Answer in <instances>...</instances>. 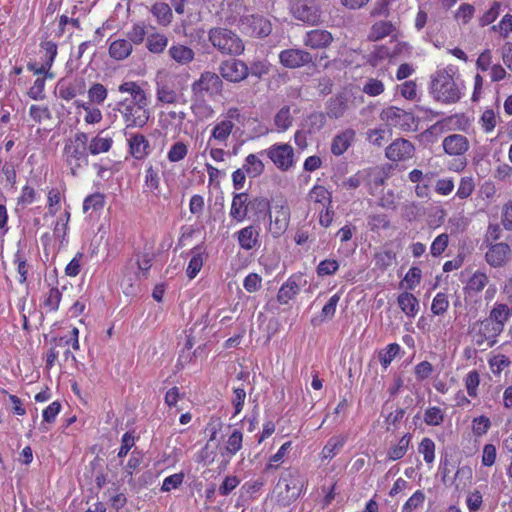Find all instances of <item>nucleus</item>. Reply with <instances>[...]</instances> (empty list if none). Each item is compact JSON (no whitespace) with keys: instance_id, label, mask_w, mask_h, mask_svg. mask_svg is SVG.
Masks as SVG:
<instances>
[{"instance_id":"6e6552de","label":"nucleus","mask_w":512,"mask_h":512,"mask_svg":"<svg viewBox=\"0 0 512 512\" xmlns=\"http://www.w3.org/2000/svg\"><path fill=\"white\" fill-rule=\"evenodd\" d=\"M208 38L212 46L224 55L238 56L245 50L240 36L227 28L210 29Z\"/></svg>"},{"instance_id":"4468645a","label":"nucleus","mask_w":512,"mask_h":512,"mask_svg":"<svg viewBox=\"0 0 512 512\" xmlns=\"http://www.w3.org/2000/svg\"><path fill=\"white\" fill-rule=\"evenodd\" d=\"M307 284V280L301 273L291 275L280 287L277 300L280 304H288Z\"/></svg>"},{"instance_id":"a211bd4d","label":"nucleus","mask_w":512,"mask_h":512,"mask_svg":"<svg viewBox=\"0 0 512 512\" xmlns=\"http://www.w3.org/2000/svg\"><path fill=\"white\" fill-rule=\"evenodd\" d=\"M414 145L406 139H396L386 148V157L391 161H404L414 155Z\"/></svg>"},{"instance_id":"a19ab883","label":"nucleus","mask_w":512,"mask_h":512,"mask_svg":"<svg viewBox=\"0 0 512 512\" xmlns=\"http://www.w3.org/2000/svg\"><path fill=\"white\" fill-rule=\"evenodd\" d=\"M347 441L346 435H336L331 437L323 447L320 457L322 460L332 459Z\"/></svg>"},{"instance_id":"09e8293b","label":"nucleus","mask_w":512,"mask_h":512,"mask_svg":"<svg viewBox=\"0 0 512 512\" xmlns=\"http://www.w3.org/2000/svg\"><path fill=\"white\" fill-rule=\"evenodd\" d=\"M69 220H70V212L68 210H65V212L61 216H59V218L57 219V221L55 223V226L53 229V234H54L55 238L60 240L61 243L66 241V236H67V232L69 229V227H68Z\"/></svg>"},{"instance_id":"4be33fe9","label":"nucleus","mask_w":512,"mask_h":512,"mask_svg":"<svg viewBox=\"0 0 512 512\" xmlns=\"http://www.w3.org/2000/svg\"><path fill=\"white\" fill-rule=\"evenodd\" d=\"M130 154L136 160L145 159L151 152L149 140L140 133L131 134L128 139Z\"/></svg>"},{"instance_id":"ea45409f","label":"nucleus","mask_w":512,"mask_h":512,"mask_svg":"<svg viewBox=\"0 0 512 512\" xmlns=\"http://www.w3.org/2000/svg\"><path fill=\"white\" fill-rule=\"evenodd\" d=\"M113 144V139L110 136H103L99 133L93 137L90 141L88 140V151L91 155H98L101 153L108 152Z\"/></svg>"},{"instance_id":"c9c22d12","label":"nucleus","mask_w":512,"mask_h":512,"mask_svg":"<svg viewBox=\"0 0 512 512\" xmlns=\"http://www.w3.org/2000/svg\"><path fill=\"white\" fill-rule=\"evenodd\" d=\"M169 56L180 65H187L193 61L194 51L185 45L174 44L169 48Z\"/></svg>"},{"instance_id":"603ef678","label":"nucleus","mask_w":512,"mask_h":512,"mask_svg":"<svg viewBox=\"0 0 512 512\" xmlns=\"http://www.w3.org/2000/svg\"><path fill=\"white\" fill-rule=\"evenodd\" d=\"M151 11L160 24L168 25L171 22L172 11L168 4L163 2L155 3Z\"/></svg>"},{"instance_id":"393cba45","label":"nucleus","mask_w":512,"mask_h":512,"mask_svg":"<svg viewBox=\"0 0 512 512\" xmlns=\"http://www.w3.org/2000/svg\"><path fill=\"white\" fill-rule=\"evenodd\" d=\"M161 177L160 169L152 162H148L144 171V188L145 191L156 196L160 194Z\"/></svg>"},{"instance_id":"7ed1b4c3","label":"nucleus","mask_w":512,"mask_h":512,"mask_svg":"<svg viewBox=\"0 0 512 512\" xmlns=\"http://www.w3.org/2000/svg\"><path fill=\"white\" fill-rule=\"evenodd\" d=\"M155 97L158 104H177L184 86L181 76L166 69L158 70L155 75Z\"/></svg>"},{"instance_id":"9b49d317","label":"nucleus","mask_w":512,"mask_h":512,"mask_svg":"<svg viewBox=\"0 0 512 512\" xmlns=\"http://www.w3.org/2000/svg\"><path fill=\"white\" fill-rule=\"evenodd\" d=\"M290 11L294 18L308 25L321 23L322 10L315 0H296L291 4Z\"/></svg>"},{"instance_id":"b1692460","label":"nucleus","mask_w":512,"mask_h":512,"mask_svg":"<svg viewBox=\"0 0 512 512\" xmlns=\"http://www.w3.org/2000/svg\"><path fill=\"white\" fill-rule=\"evenodd\" d=\"M511 317L512 307L504 303H495L489 315V320L495 325V333H501Z\"/></svg>"},{"instance_id":"bf43d9fd","label":"nucleus","mask_w":512,"mask_h":512,"mask_svg":"<svg viewBox=\"0 0 512 512\" xmlns=\"http://www.w3.org/2000/svg\"><path fill=\"white\" fill-rule=\"evenodd\" d=\"M340 267L339 262L336 259L327 258L317 265L316 273L319 277L334 275Z\"/></svg>"},{"instance_id":"473e14b6","label":"nucleus","mask_w":512,"mask_h":512,"mask_svg":"<svg viewBox=\"0 0 512 512\" xmlns=\"http://www.w3.org/2000/svg\"><path fill=\"white\" fill-rule=\"evenodd\" d=\"M248 195L244 192L235 194L232 199L230 216L237 222H242L248 212Z\"/></svg>"},{"instance_id":"f03ea898","label":"nucleus","mask_w":512,"mask_h":512,"mask_svg":"<svg viewBox=\"0 0 512 512\" xmlns=\"http://www.w3.org/2000/svg\"><path fill=\"white\" fill-rule=\"evenodd\" d=\"M453 65L438 69L431 76L430 92L434 99L445 104L458 102L463 96L464 83L458 77Z\"/></svg>"},{"instance_id":"3c124183","label":"nucleus","mask_w":512,"mask_h":512,"mask_svg":"<svg viewBox=\"0 0 512 512\" xmlns=\"http://www.w3.org/2000/svg\"><path fill=\"white\" fill-rule=\"evenodd\" d=\"M42 62L52 67L58 53L57 44L53 41H44L40 44Z\"/></svg>"},{"instance_id":"864d4df0","label":"nucleus","mask_w":512,"mask_h":512,"mask_svg":"<svg viewBox=\"0 0 512 512\" xmlns=\"http://www.w3.org/2000/svg\"><path fill=\"white\" fill-rule=\"evenodd\" d=\"M168 45V38L160 33H155L147 38V48L152 53H161Z\"/></svg>"},{"instance_id":"052dcab7","label":"nucleus","mask_w":512,"mask_h":512,"mask_svg":"<svg viewBox=\"0 0 512 512\" xmlns=\"http://www.w3.org/2000/svg\"><path fill=\"white\" fill-rule=\"evenodd\" d=\"M393 26L390 22L379 21L375 23L369 33V39L373 41L380 40L392 32Z\"/></svg>"},{"instance_id":"338daca9","label":"nucleus","mask_w":512,"mask_h":512,"mask_svg":"<svg viewBox=\"0 0 512 512\" xmlns=\"http://www.w3.org/2000/svg\"><path fill=\"white\" fill-rule=\"evenodd\" d=\"M39 197L38 192L30 185H25L21 189L20 196L17 199V204L26 207L34 203Z\"/></svg>"},{"instance_id":"1a4fd4ad","label":"nucleus","mask_w":512,"mask_h":512,"mask_svg":"<svg viewBox=\"0 0 512 512\" xmlns=\"http://www.w3.org/2000/svg\"><path fill=\"white\" fill-rule=\"evenodd\" d=\"M241 117L238 108L231 107L220 115L216 123L211 129V134L208 139V146L211 145H226L233 129L235 121H239Z\"/></svg>"},{"instance_id":"f704fd0d","label":"nucleus","mask_w":512,"mask_h":512,"mask_svg":"<svg viewBox=\"0 0 512 512\" xmlns=\"http://www.w3.org/2000/svg\"><path fill=\"white\" fill-rule=\"evenodd\" d=\"M62 293L57 287H50L41 296L40 306L46 313L56 312L59 308Z\"/></svg>"},{"instance_id":"de8ad7c7","label":"nucleus","mask_w":512,"mask_h":512,"mask_svg":"<svg viewBox=\"0 0 512 512\" xmlns=\"http://www.w3.org/2000/svg\"><path fill=\"white\" fill-rule=\"evenodd\" d=\"M422 271L418 267H411L400 283L402 288L414 290L421 282Z\"/></svg>"},{"instance_id":"69168bd1","label":"nucleus","mask_w":512,"mask_h":512,"mask_svg":"<svg viewBox=\"0 0 512 512\" xmlns=\"http://www.w3.org/2000/svg\"><path fill=\"white\" fill-rule=\"evenodd\" d=\"M48 78L38 77L33 85L29 88L27 94L29 98L35 101H41L46 98L45 85Z\"/></svg>"},{"instance_id":"e433bc0d","label":"nucleus","mask_w":512,"mask_h":512,"mask_svg":"<svg viewBox=\"0 0 512 512\" xmlns=\"http://www.w3.org/2000/svg\"><path fill=\"white\" fill-rule=\"evenodd\" d=\"M132 44L128 39H116L109 46V55L115 60H124L132 53Z\"/></svg>"},{"instance_id":"4c0bfd02","label":"nucleus","mask_w":512,"mask_h":512,"mask_svg":"<svg viewBox=\"0 0 512 512\" xmlns=\"http://www.w3.org/2000/svg\"><path fill=\"white\" fill-rule=\"evenodd\" d=\"M488 282V275L484 271L477 270L468 279L464 289L468 294H478L487 286Z\"/></svg>"},{"instance_id":"cd10ccee","label":"nucleus","mask_w":512,"mask_h":512,"mask_svg":"<svg viewBox=\"0 0 512 512\" xmlns=\"http://www.w3.org/2000/svg\"><path fill=\"white\" fill-rule=\"evenodd\" d=\"M397 303L401 311L411 319L415 318L420 310L419 300L408 291L398 295Z\"/></svg>"},{"instance_id":"49530a36","label":"nucleus","mask_w":512,"mask_h":512,"mask_svg":"<svg viewBox=\"0 0 512 512\" xmlns=\"http://www.w3.org/2000/svg\"><path fill=\"white\" fill-rule=\"evenodd\" d=\"M467 394L471 398L478 397V388L480 385V374L477 370L469 371L463 379Z\"/></svg>"},{"instance_id":"c85d7f7f","label":"nucleus","mask_w":512,"mask_h":512,"mask_svg":"<svg viewBox=\"0 0 512 512\" xmlns=\"http://www.w3.org/2000/svg\"><path fill=\"white\" fill-rule=\"evenodd\" d=\"M246 19L251 28L255 30V33H245L246 35L252 37H266L271 33L272 25L265 17L250 13Z\"/></svg>"},{"instance_id":"680f3d73","label":"nucleus","mask_w":512,"mask_h":512,"mask_svg":"<svg viewBox=\"0 0 512 512\" xmlns=\"http://www.w3.org/2000/svg\"><path fill=\"white\" fill-rule=\"evenodd\" d=\"M105 204V196L102 193H94L87 196L83 202V211H100Z\"/></svg>"},{"instance_id":"8fccbe9b","label":"nucleus","mask_w":512,"mask_h":512,"mask_svg":"<svg viewBox=\"0 0 512 512\" xmlns=\"http://www.w3.org/2000/svg\"><path fill=\"white\" fill-rule=\"evenodd\" d=\"M366 135L370 144L380 147L390 136V131L386 126H382L379 128L369 129L366 132Z\"/></svg>"},{"instance_id":"0eeeda50","label":"nucleus","mask_w":512,"mask_h":512,"mask_svg":"<svg viewBox=\"0 0 512 512\" xmlns=\"http://www.w3.org/2000/svg\"><path fill=\"white\" fill-rule=\"evenodd\" d=\"M250 11L244 0H222L217 16L227 25L236 26L242 33H255L247 22Z\"/></svg>"},{"instance_id":"5701e85b","label":"nucleus","mask_w":512,"mask_h":512,"mask_svg":"<svg viewBox=\"0 0 512 512\" xmlns=\"http://www.w3.org/2000/svg\"><path fill=\"white\" fill-rule=\"evenodd\" d=\"M355 136L356 132L351 128L336 134L331 142V153L335 156L344 154L352 145Z\"/></svg>"},{"instance_id":"72a5a7b5","label":"nucleus","mask_w":512,"mask_h":512,"mask_svg":"<svg viewBox=\"0 0 512 512\" xmlns=\"http://www.w3.org/2000/svg\"><path fill=\"white\" fill-rule=\"evenodd\" d=\"M309 201L320 208L332 205V192L323 185H314L308 193Z\"/></svg>"},{"instance_id":"f8f14e48","label":"nucleus","mask_w":512,"mask_h":512,"mask_svg":"<svg viewBox=\"0 0 512 512\" xmlns=\"http://www.w3.org/2000/svg\"><path fill=\"white\" fill-rule=\"evenodd\" d=\"M222 89L223 82L221 78L216 73L210 71L202 73L199 79L191 85L193 96L214 97L221 94Z\"/></svg>"},{"instance_id":"dca6fc26","label":"nucleus","mask_w":512,"mask_h":512,"mask_svg":"<svg viewBox=\"0 0 512 512\" xmlns=\"http://www.w3.org/2000/svg\"><path fill=\"white\" fill-rule=\"evenodd\" d=\"M511 256V248L507 243L498 242L487 245L485 252V261L492 268H501L509 260Z\"/></svg>"},{"instance_id":"2f4dec72","label":"nucleus","mask_w":512,"mask_h":512,"mask_svg":"<svg viewBox=\"0 0 512 512\" xmlns=\"http://www.w3.org/2000/svg\"><path fill=\"white\" fill-rule=\"evenodd\" d=\"M259 230L250 225L242 228L237 233L239 246L244 250H251L258 244Z\"/></svg>"},{"instance_id":"e2e57ef3","label":"nucleus","mask_w":512,"mask_h":512,"mask_svg":"<svg viewBox=\"0 0 512 512\" xmlns=\"http://www.w3.org/2000/svg\"><path fill=\"white\" fill-rule=\"evenodd\" d=\"M29 116L36 123H42L44 120H50L51 111L46 105H31L29 108Z\"/></svg>"},{"instance_id":"f257e3e1","label":"nucleus","mask_w":512,"mask_h":512,"mask_svg":"<svg viewBox=\"0 0 512 512\" xmlns=\"http://www.w3.org/2000/svg\"><path fill=\"white\" fill-rule=\"evenodd\" d=\"M118 90L121 93L130 95L118 103V110L126 127H144L150 118V100L148 94L134 81L122 83Z\"/></svg>"},{"instance_id":"13d9d810","label":"nucleus","mask_w":512,"mask_h":512,"mask_svg":"<svg viewBox=\"0 0 512 512\" xmlns=\"http://www.w3.org/2000/svg\"><path fill=\"white\" fill-rule=\"evenodd\" d=\"M61 208V193L57 188H52L47 192V213L46 215L55 216Z\"/></svg>"},{"instance_id":"412c9836","label":"nucleus","mask_w":512,"mask_h":512,"mask_svg":"<svg viewBox=\"0 0 512 512\" xmlns=\"http://www.w3.org/2000/svg\"><path fill=\"white\" fill-rule=\"evenodd\" d=\"M333 42L332 34L323 29L307 31L303 37V44L311 49H324Z\"/></svg>"},{"instance_id":"2eb2a0df","label":"nucleus","mask_w":512,"mask_h":512,"mask_svg":"<svg viewBox=\"0 0 512 512\" xmlns=\"http://www.w3.org/2000/svg\"><path fill=\"white\" fill-rule=\"evenodd\" d=\"M312 55L303 49H286L279 53L280 63L289 69H296L306 66L312 62Z\"/></svg>"},{"instance_id":"0e129e2a","label":"nucleus","mask_w":512,"mask_h":512,"mask_svg":"<svg viewBox=\"0 0 512 512\" xmlns=\"http://www.w3.org/2000/svg\"><path fill=\"white\" fill-rule=\"evenodd\" d=\"M443 420L444 412L439 407H429L424 412V422L429 426H439Z\"/></svg>"},{"instance_id":"5fc2aeb1","label":"nucleus","mask_w":512,"mask_h":512,"mask_svg":"<svg viewBox=\"0 0 512 512\" xmlns=\"http://www.w3.org/2000/svg\"><path fill=\"white\" fill-rule=\"evenodd\" d=\"M292 116L290 114V108L288 106L282 107L274 118V123L277 131L284 132L292 125Z\"/></svg>"},{"instance_id":"a18cd8bd","label":"nucleus","mask_w":512,"mask_h":512,"mask_svg":"<svg viewBox=\"0 0 512 512\" xmlns=\"http://www.w3.org/2000/svg\"><path fill=\"white\" fill-rule=\"evenodd\" d=\"M400 349L401 347L399 344L391 343L388 344L384 349L379 351V362L384 369L388 368V366L392 363L395 357L399 354Z\"/></svg>"},{"instance_id":"58836bf2","label":"nucleus","mask_w":512,"mask_h":512,"mask_svg":"<svg viewBox=\"0 0 512 512\" xmlns=\"http://www.w3.org/2000/svg\"><path fill=\"white\" fill-rule=\"evenodd\" d=\"M191 110L193 114L200 120L209 119L215 113L212 106L206 102L205 97L201 96L192 95Z\"/></svg>"},{"instance_id":"37998d69","label":"nucleus","mask_w":512,"mask_h":512,"mask_svg":"<svg viewBox=\"0 0 512 512\" xmlns=\"http://www.w3.org/2000/svg\"><path fill=\"white\" fill-rule=\"evenodd\" d=\"M411 439V434L407 433L403 435L398 441V443L389 449L388 459L391 461L402 459L407 453Z\"/></svg>"},{"instance_id":"7c9ffc66","label":"nucleus","mask_w":512,"mask_h":512,"mask_svg":"<svg viewBox=\"0 0 512 512\" xmlns=\"http://www.w3.org/2000/svg\"><path fill=\"white\" fill-rule=\"evenodd\" d=\"M243 444V433L239 429H233L228 435L227 440L223 448L221 449V455L227 457L230 460L237 452L242 448Z\"/></svg>"},{"instance_id":"39448f33","label":"nucleus","mask_w":512,"mask_h":512,"mask_svg":"<svg viewBox=\"0 0 512 512\" xmlns=\"http://www.w3.org/2000/svg\"><path fill=\"white\" fill-rule=\"evenodd\" d=\"M281 484H284V489L277 493V503L287 507L306 491L308 481L298 469H288L282 473L278 488H281Z\"/></svg>"},{"instance_id":"6e6d98bb","label":"nucleus","mask_w":512,"mask_h":512,"mask_svg":"<svg viewBox=\"0 0 512 512\" xmlns=\"http://www.w3.org/2000/svg\"><path fill=\"white\" fill-rule=\"evenodd\" d=\"M498 120H499V117L494 112V110L487 109L482 113V115L479 119V124L481 126V129L485 133H491L495 129V127L498 123Z\"/></svg>"},{"instance_id":"c03bdc74","label":"nucleus","mask_w":512,"mask_h":512,"mask_svg":"<svg viewBox=\"0 0 512 512\" xmlns=\"http://www.w3.org/2000/svg\"><path fill=\"white\" fill-rule=\"evenodd\" d=\"M189 146L183 141L174 142L167 151V160L170 163H178L188 155Z\"/></svg>"},{"instance_id":"20e7f679","label":"nucleus","mask_w":512,"mask_h":512,"mask_svg":"<svg viewBox=\"0 0 512 512\" xmlns=\"http://www.w3.org/2000/svg\"><path fill=\"white\" fill-rule=\"evenodd\" d=\"M88 134L77 132L65 141L63 159L71 174L76 176L79 170L88 166Z\"/></svg>"},{"instance_id":"aec40b11","label":"nucleus","mask_w":512,"mask_h":512,"mask_svg":"<svg viewBox=\"0 0 512 512\" xmlns=\"http://www.w3.org/2000/svg\"><path fill=\"white\" fill-rule=\"evenodd\" d=\"M442 147L450 156H462L469 150L470 144L466 136L451 134L443 139Z\"/></svg>"},{"instance_id":"f3484780","label":"nucleus","mask_w":512,"mask_h":512,"mask_svg":"<svg viewBox=\"0 0 512 512\" xmlns=\"http://www.w3.org/2000/svg\"><path fill=\"white\" fill-rule=\"evenodd\" d=\"M380 119L386 123V127L408 129L410 128V122L413 120V117L403 109L388 107L381 112Z\"/></svg>"},{"instance_id":"6ab92c4d","label":"nucleus","mask_w":512,"mask_h":512,"mask_svg":"<svg viewBox=\"0 0 512 512\" xmlns=\"http://www.w3.org/2000/svg\"><path fill=\"white\" fill-rule=\"evenodd\" d=\"M56 94L63 100L70 101L85 92V83L82 79L73 81L61 79L56 85Z\"/></svg>"},{"instance_id":"ddd939ff","label":"nucleus","mask_w":512,"mask_h":512,"mask_svg":"<svg viewBox=\"0 0 512 512\" xmlns=\"http://www.w3.org/2000/svg\"><path fill=\"white\" fill-rule=\"evenodd\" d=\"M221 77L229 82L237 83L247 78L248 66L241 60L230 59L223 61L219 67Z\"/></svg>"},{"instance_id":"a878e982","label":"nucleus","mask_w":512,"mask_h":512,"mask_svg":"<svg viewBox=\"0 0 512 512\" xmlns=\"http://www.w3.org/2000/svg\"><path fill=\"white\" fill-rule=\"evenodd\" d=\"M140 274L135 269L133 260H130L123 270V277L120 282L121 288L126 295H132L136 292Z\"/></svg>"},{"instance_id":"774afa93","label":"nucleus","mask_w":512,"mask_h":512,"mask_svg":"<svg viewBox=\"0 0 512 512\" xmlns=\"http://www.w3.org/2000/svg\"><path fill=\"white\" fill-rule=\"evenodd\" d=\"M449 307L448 296L445 293L439 292L437 293L431 304V311L434 315H442L444 314Z\"/></svg>"},{"instance_id":"4d7b16f0","label":"nucleus","mask_w":512,"mask_h":512,"mask_svg":"<svg viewBox=\"0 0 512 512\" xmlns=\"http://www.w3.org/2000/svg\"><path fill=\"white\" fill-rule=\"evenodd\" d=\"M418 451L423 455L424 461L431 465L435 460V443L432 439L425 437L421 440Z\"/></svg>"},{"instance_id":"c756f323","label":"nucleus","mask_w":512,"mask_h":512,"mask_svg":"<svg viewBox=\"0 0 512 512\" xmlns=\"http://www.w3.org/2000/svg\"><path fill=\"white\" fill-rule=\"evenodd\" d=\"M264 153H251L244 159L242 167L246 170L247 176L257 178L261 176L265 170V164L261 158Z\"/></svg>"},{"instance_id":"9d476101","label":"nucleus","mask_w":512,"mask_h":512,"mask_svg":"<svg viewBox=\"0 0 512 512\" xmlns=\"http://www.w3.org/2000/svg\"><path fill=\"white\" fill-rule=\"evenodd\" d=\"M281 172L292 170L297 163L295 150L289 143L277 142L261 151Z\"/></svg>"},{"instance_id":"bb28decb","label":"nucleus","mask_w":512,"mask_h":512,"mask_svg":"<svg viewBox=\"0 0 512 512\" xmlns=\"http://www.w3.org/2000/svg\"><path fill=\"white\" fill-rule=\"evenodd\" d=\"M476 327H478V332L474 337L476 338L475 341L478 346H481L486 340L489 341V346H492L495 342V338L500 334L495 333V325L488 319L477 322L473 330H475Z\"/></svg>"},{"instance_id":"79ce46f5","label":"nucleus","mask_w":512,"mask_h":512,"mask_svg":"<svg viewBox=\"0 0 512 512\" xmlns=\"http://www.w3.org/2000/svg\"><path fill=\"white\" fill-rule=\"evenodd\" d=\"M204 248L197 246L191 251V259L188 263L186 274L189 279H194L200 272L204 262Z\"/></svg>"},{"instance_id":"423d86ee","label":"nucleus","mask_w":512,"mask_h":512,"mask_svg":"<svg viewBox=\"0 0 512 512\" xmlns=\"http://www.w3.org/2000/svg\"><path fill=\"white\" fill-rule=\"evenodd\" d=\"M258 208H269L268 230L274 238L281 237L290 224L291 211L286 200H274L271 204L266 198L257 200Z\"/></svg>"}]
</instances>
